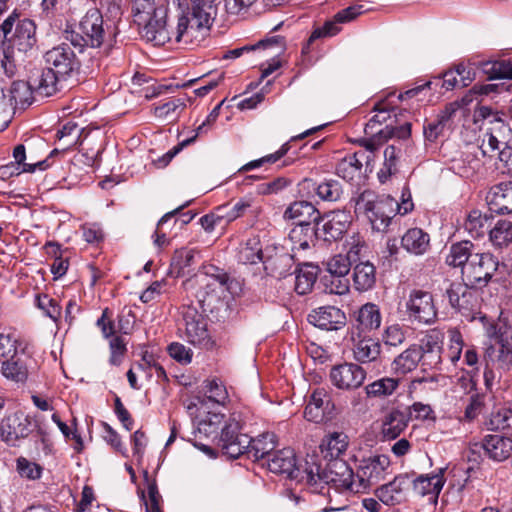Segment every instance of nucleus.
<instances>
[{
    "instance_id": "1",
    "label": "nucleus",
    "mask_w": 512,
    "mask_h": 512,
    "mask_svg": "<svg viewBox=\"0 0 512 512\" xmlns=\"http://www.w3.org/2000/svg\"><path fill=\"white\" fill-rule=\"evenodd\" d=\"M445 262L450 267L461 268L462 281L476 288L487 286L499 266L493 254L476 251V246L467 240L453 243Z\"/></svg>"
},
{
    "instance_id": "2",
    "label": "nucleus",
    "mask_w": 512,
    "mask_h": 512,
    "mask_svg": "<svg viewBox=\"0 0 512 512\" xmlns=\"http://www.w3.org/2000/svg\"><path fill=\"white\" fill-rule=\"evenodd\" d=\"M3 35L1 67L5 74L12 77L17 67L24 61L27 54L36 45V25L28 18H21L15 11L1 24Z\"/></svg>"
},
{
    "instance_id": "3",
    "label": "nucleus",
    "mask_w": 512,
    "mask_h": 512,
    "mask_svg": "<svg viewBox=\"0 0 512 512\" xmlns=\"http://www.w3.org/2000/svg\"><path fill=\"white\" fill-rule=\"evenodd\" d=\"M215 0H191L179 17L175 42L190 44L201 40L209 31L216 14Z\"/></svg>"
},
{
    "instance_id": "4",
    "label": "nucleus",
    "mask_w": 512,
    "mask_h": 512,
    "mask_svg": "<svg viewBox=\"0 0 512 512\" xmlns=\"http://www.w3.org/2000/svg\"><path fill=\"white\" fill-rule=\"evenodd\" d=\"M351 202L354 203L355 213L364 215L372 229L378 232L386 231L396 215L397 201L390 196L377 195L372 190H364L352 197Z\"/></svg>"
},
{
    "instance_id": "5",
    "label": "nucleus",
    "mask_w": 512,
    "mask_h": 512,
    "mask_svg": "<svg viewBox=\"0 0 512 512\" xmlns=\"http://www.w3.org/2000/svg\"><path fill=\"white\" fill-rule=\"evenodd\" d=\"M498 344V347H488L484 354V382L490 390L501 382L508 386V374L512 372V332L502 333Z\"/></svg>"
},
{
    "instance_id": "6",
    "label": "nucleus",
    "mask_w": 512,
    "mask_h": 512,
    "mask_svg": "<svg viewBox=\"0 0 512 512\" xmlns=\"http://www.w3.org/2000/svg\"><path fill=\"white\" fill-rule=\"evenodd\" d=\"M31 356L25 349H19L17 340L10 335L0 334V372L4 378L24 383L29 375Z\"/></svg>"
},
{
    "instance_id": "7",
    "label": "nucleus",
    "mask_w": 512,
    "mask_h": 512,
    "mask_svg": "<svg viewBox=\"0 0 512 512\" xmlns=\"http://www.w3.org/2000/svg\"><path fill=\"white\" fill-rule=\"evenodd\" d=\"M317 470L313 471V480L308 481V485L315 486L320 483L333 486L340 492L349 491L356 493L355 484L356 474L352 468L342 459H331L325 466L321 468L316 463Z\"/></svg>"
},
{
    "instance_id": "8",
    "label": "nucleus",
    "mask_w": 512,
    "mask_h": 512,
    "mask_svg": "<svg viewBox=\"0 0 512 512\" xmlns=\"http://www.w3.org/2000/svg\"><path fill=\"white\" fill-rule=\"evenodd\" d=\"M267 467L270 472L299 483L313 480V471L317 470L316 462L306 461L304 467L297 465L294 451L284 448L268 458Z\"/></svg>"
},
{
    "instance_id": "9",
    "label": "nucleus",
    "mask_w": 512,
    "mask_h": 512,
    "mask_svg": "<svg viewBox=\"0 0 512 512\" xmlns=\"http://www.w3.org/2000/svg\"><path fill=\"white\" fill-rule=\"evenodd\" d=\"M105 37L103 15L98 8L89 9L82 17L77 31L67 33L66 39L80 51L84 47L98 48Z\"/></svg>"
},
{
    "instance_id": "10",
    "label": "nucleus",
    "mask_w": 512,
    "mask_h": 512,
    "mask_svg": "<svg viewBox=\"0 0 512 512\" xmlns=\"http://www.w3.org/2000/svg\"><path fill=\"white\" fill-rule=\"evenodd\" d=\"M390 459L386 455H374L360 460L356 472V493L369 490L379 481L383 480L390 466Z\"/></svg>"
},
{
    "instance_id": "11",
    "label": "nucleus",
    "mask_w": 512,
    "mask_h": 512,
    "mask_svg": "<svg viewBox=\"0 0 512 512\" xmlns=\"http://www.w3.org/2000/svg\"><path fill=\"white\" fill-rule=\"evenodd\" d=\"M184 336L186 340L202 348L211 346L210 335L204 316L194 307H184L182 310Z\"/></svg>"
},
{
    "instance_id": "12",
    "label": "nucleus",
    "mask_w": 512,
    "mask_h": 512,
    "mask_svg": "<svg viewBox=\"0 0 512 512\" xmlns=\"http://www.w3.org/2000/svg\"><path fill=\"white\" fill-rule=\"evenodd\" d=\"M406 312L409 319L422 324L433 323L437 316L432 295L422 290L411 291L406 302Z\"/></svg>"
},
{
    "instance_id": "13",
    "label": "nucleus",
    "mask_w": 512,
    "mask_h": 512,
    "mask_svg": "<svg viewBox=\"0 0 512 512\" xmlns=\"http://www.w3.org/2000/svg\"><path fill=\"white\" fill-rule=\"evenodd\" d=\"M242 427L238 419L233 415L222 429L220 446L225 454L237 458L244 454L250 443V437L241 433Z\"/></svg>"
},
{
    "instance_id": "14",
    "label": "nucleus",
    "mask_w": 512,
    "mask_h": 512,
    "mask_svg": "<svg viewBox=\"0 0 512 512\" xmlns=\"http://www.w3.org/2000/svg\"><path fill=\"white\" fill-rule=\"evenodd\" d=\"M329 378L336 388L350 391L363 385L366 379V371L356 363L345 362L333 366Z\"/></svg>"
},
{
    "instance_id": "15",
    "label": "nucleus",
    "mask_w": 512,
    "mask_h": 512,
    "mask_svg": "<svg viewBox=\"0 0 512 512\" xmlns=\"http://www.w3.org/2000/svg\"><path fill=\"white\" fill-rule=\"evenodd\" d=\"M46 67L56 72L64 79L73 71L79 68V61L70 47L66 43H62L44 54Z\"/></svg>"
},
{
    "instance_id": "16",
    "label": "nucleus",
    "mask_w": 512,
    "mask_h": 512,
    "mask_svg": "<svg viewBox=\"0 0 512 512\" xmlns=\"http://www.w3.org/2000/svg\"><path fill=\"white\" fill-rule=\"evenodd\" d=\"M263 265L266 273L281 279L291 274L294 256L284 246H268L265 248Z\"/></svg>"
},
{
    "instance_id": "17",
    "label": "nucleus",
    "mask_w": 512,
    "mask_h": 512,
    "mask_svg": "<svg viewBox=\"0 0 512 512\" xmlns=\"http://www.w3.org/2000/svg\"><path fill=\"white\" fill-rule=\"evenodd\" d=\"M320 237L325 241H336L347 232L352 223V215L348 210H334L319 217Z\"/></svg>"
},
{
    "instance_id": "18",
    "label": "nucleus",
    "mask_w": 512,
    "mask_h": 512,
    "mask_svg": "<svg viewBox=\"0 0 512 512\" xmlns=\"http://www.w3.org/2000/svg\"><path fill=\"white\" fill-rule=\"evenodd\" d=\"M31 432V420L23 412L12 413L2 419L0 438L8 445L15 446L20 439Z\"/></svg>"
},
{
    "instance_id": "19",
    "label": "nucleus",
    "mask_w": 512,
    "mask_h": 512,
    "mask_svg": "<svg viewBox=\"0 0 512 512\" xmlns=\"http://www.w3.org/2000/svg\"><path fill=\"white\" fill-rule=\"evenodd\" d=\"M334 403L330 394L324 388L315 389L305 407L304 417L311 422L320 423L332 419Z\"/></svg>"
},
{
    "instance_id": "20",
    "label": "nucleus",
    "mask_w": 512,
    "mask_h": 512,
    "mask_svg": "<svg viewBox=\"0 0 512 512\" xmlns=\"http://www.w3.org/2000/svg\"><path fill=\"white\" fill-rule=\"evenodd\" d=\"M370 136L367 139L361 140L360 144L365 148L366 155L370 156V161L373 160L371 154L376 151L384 142L391 138L407 139L411 135V123L405 121L403 125L392 126L389 124L384 128L379 129L373 134H366Z\"/></svg>"
},
{
    "instance_id": "21",
    "label": "nucleus",
    "mask_w": 512,
    "mask_h": 512,
    "mask_svg": "<svg viewBox=\"0 0 512 512\" xmlns=\"http://www.w3.org/2000/svg\"><path fill=\"white\" fill-rule=\"evenodd\" d=\"M483 449L489 459L502 462L512 455V437L501 434L486 435L480 444L472 445V453Z\"/></svg>"
},
{
    "instance_id": "22",
    "label": "nucleus",
    "mask_w": 512,
    "mask_h": 512,
    "mask_svg": "<svg viewBox=\"0 0 512 512\" xmlns=\"http://www.w3.org/2000/svg\"><path fill=\"white\" fill-rule=\"evenodd\" d=\"M411 485L409 474L403 473L394 477L392 481L376 489V496L388 506L402 503L406 499V491Z\"/></svg>"
},
{
    "instance_id": "23",
    "label": "nucleus",
    "mask_w": 512,
    "mask_h": 512,
    "mask_svg": "<svg viewBox=\"0 0 512 512\" xmlns=\"http://www.w3.org/2000/svg\"><path fill=\"white\" fill-rule=\"evenodd\" d=\"M499 111L491 107L482 105L475 110V116L483 120H488L491 125L487 128V133L498 138L504 146L512 143V129L503 121Z\"/></svg>"
},
{
    "instance_id": "24",
    "label": "nucleus",
    "mask_w": 512,
    "mask_h": 512,
    "mask_svg": "<svg viewBox=\"0 0 512 512\" xmlns=\"http://www.w3.org/2000/svg\"><path fill=\"white\" fill-rule=\"evenodd\" d=\"M167 9L160 6L154 17L147 23L141 25L142 36L154 45L161 46L171 40L170 33L166 27Z\"/></svg>"
},
{
    "instance_id": "25",
    "label": "nucleus",
    "mask_w": 512,
    "mask_h": 512,
    "mask_svg": "<svg viewBox=\"0 0 512 512\" xmlns=\"http://www.w3.org/2000/svg\"><path fill=\"white\" fill-rule=\"evenodd\" d=\"M299 191L302 195H308L314 191L321 200L328 202L338 201L343 194L342 185L335 179H325L321 183H316L312 179L305 178L299 183Z\"/></svg>"
},
{
    "instance_id": "26",
    "label": "nucleus",
    "mask_w": 512,
    "mask_h": 512,
    "mask_svg": "<svg viewBox=\"0 0 512 512\" xmlns=\"http://www.w3.org/2000/svg\"><path fill=\"white\" fill-rule=\"evenodd\" d=\"M444 469L440 468L434 474H422L411 479L413 491L419 496H428L429 500L436 502L444 486Z\"/></svg>"
},
{
    "instance_id": "27",
    "label": "nucleus",
    "mask_w": 512,
    "mask_h": 512,
    "mask_svg": "<svg viewBox=\"0 0 512 512\" xmlns=\"http://www.w3.org/2000/svg\"><path fill=\"white\" fill-rule=\"evenodd\" d=\"M471 289L477 288L470 287L462 281V283H452L447 290L450 305L464 315L472 312L477 304V297Z\"/></svg>"
},
{
    "instance_id": "28",
    "label": "nucleus",
    "mask_w": 512,
    "mask_h": 512,
    "mask_svg": "<svg viewBox=\"0 0 512 512\" xmlns=\"http://www.w3.org/2000/svg\"><path fill=\"white\" fill-rule=\"evenodd\" d=\"M345 314L334 306H324L313 310L308 321L322 330H337L345 324Z\"/></svg>"
},
{
    "instance_id": "29",
    "label": "nucleus",
    "mask_w": 512,
    "mask_h": 512,
    "mask_svg": "<svg viewBox=\"0 0 512 512\" xmlns=\"http://www.w3.org/2000/svg\"><path fill=\"white\" fill-rule=\"evenodd\" d=\"M489 210L498 214L512 213V181L494 185L486 197Z\"/></svg>"
},
{
    "instance_id": "30",
    "label": "nucleus",
    "mask_w": 512,
    "mask_h": 512,
    "mask_svg": "<svg viewBox=\"0 0 512 512\" xmlns=\"http://www.w3.org/2000/svg\"><path fill=\"white\" fill-rule=\"evenodd\" d=\"M320 223H298L289 233L292 250H306L315 246L320 237Z\"/></svg>"
},
{
    "instance_id": "31",
    "label": "nucleus",
    "mask_w": 512,
    "mask_h": 512,
    "mask_svg": "<svg viewBox=\"0 0 512 512\" xmlns=\"http://www.w3.org/2000/svg\"><path fill=\"white\" fill-rule=\"evenodd\" d=\"M409 413L405 410L391 409L381 420V434L384 439L394 440L401 435L409 423Z\"/></svg>"
},
{
    "instance_id": "32",
    "label": "nucleus",
    "mask_w": 512,
    "mask_h": 512,
    "mask_svg": "<svg viewBox=\"0 0 512 512\" xmlns=\"http://www.w3.org/2000/svg\"><path fill=\"white\" fill-rule=\"evenodd\" d=\"M370 163V156L365 151H357L345 156L336 166V174L346 181H353L361 175L362 162Z\"/></svg>"
},
{
    "instance_id": "33",
    "label": "nucleus",
    "mask_w": 512,
    "mask_h": 512,
    "mask_svg": "<svg viewBox=\"0 0 512 512\" xmlns=\"http://www.w3.org/2000/svg\"><path fill=\"white\" fill-rule=\"evenodd\" d=\"M275 447V434L266 432L257 436L256 438L250 437V443L245 449L244 454H247L248 458L257 461L267 456L270 458V453L275 449Z\"/></svg>"
},
{
    "instance_id": "34",
    "label": "nucleus",
    "mask_w": 512,
    "mask_h": 512,
    "mask_svg": "<svg viewBox=\"0 0 512 512\" xmlns=\"http://www.w3.org/2000/svg\"><path fill=\"white\" fill-rule=\"evenodd\" d=\"M380 354L381 345L373 338L364 337L354 343L353 356L359 363H376L380 359Z\"/></svg>"
},
{
    "instance_id": "35",
    "label": "nucleus",
    "mask_w": 512,
    "mask_h": 512,
    "mask_svg": "<svg viewBox=\"0 0 512 512\" xmlns=\"http://www.w3.org/2000/svg\"><path fill=\"white\" fill-rule=\"evenodd\" d=\"M401 245L408 253L423 255L430 247V237L420 228H411L402 236Z\"/></svg>"
},
{
    "instance_id": "36",
    "label": "nucleus",
    "mask_w": 512,
    "mask_h": 512,
    "mask_svg": "<svg viewBox=\"0 0 512 512\" xmlns=\"http://www.w3.org/2000/svg\"><path fill=\"white\" fill-rule=\"evenodd\" d=\"M62 79H64L62 76L46 67L37 77L32 79V85L36 93L49 97L61 89Z\"/></svg>"
},
{
    "instance_id": "37",
    "label": "nucleus",
    "mask_w": 512,
    "mask_h": 512,
    "mask_svg": "<svg viewBox=\"0 0 512 512\" xmlns=\"http://www.w3.org/2000/svg\"><path fill=\"white\" fill-rule=\"evenodd\" d=\"M265 257V250H262L261 242L258 236H251L240 243L237 250V259L244 265L256 264L262 262Z\"/></svg>"
},
{
    "instance_id": "38",
    "label": "nucleus",
    "mask_w": 512,
    "mask_h": 512,
    "mask_svg": "<svg viewBox=\"0 0 512 512\" xmlns=\"http://www.w3.org/2000/svg\"><path fill=\"white\" fill-rule=\"evenodd\" d=\"M375 110L377 113L368 121L365 126V134H373L377 132V126L392 124V126H400L405 122L400 123L399 116H404L405 112L395 113L394 109H389L383 103L376 105Z\"/></svg>"
},
{
    "instance_id": "39",
    "label": "nucleus",
    "mask_w": 512,
    "mask_h": 512,
    "mask_svg": "<svg viewBox=\"0 0 512 512\" xmlns=\"http://www.w3.org/2000/svg\"><path fill=\"white\" fill-rule=\"evenodd\" d=\"M422 357L423 353L418 345H411L394 359L392 368L395 373L405 375L416 369Z\"/></svg>"
},
{
    "instance_id": "40",
    "label": "nucleus",
    "mask_w": 512,
    "mask_h": 512,
    "mask_svg": "<svg viewBox=\"0 0 512 512\" xmlns=\"http://www.w3.org/2000/svg\"><path fill=\"white\" fill-rule=\"evenodd\" d=\"M210 270H213V273L207 271L204 275L200 277V283L204 285L206 289V293L216 292L217 289H221L222 291L233 292L232 285L234 283L233 280L230 279L227 273L220 271L216 267H211Z\"/></svg>"
},
{
    "instance_id": "41",
    "label": "nucleus",
    "mask_w": 512,
    "mask_h": 512,
    "mask_svg": "<svg viewBox=\"0 0 512 512\" xmlns=\"http://www.w3.org/2000/svg\"><path fill=\"white\" fill-rule=\"evenodd\" d=\"M353 285L358 291H367L371 289L376 282L375 267L369 261L360 262L353 268Z\"/></svg>"
},
{
    "instance_id": "42",
    "label": "nucleus",
    "mask_w": 512,
    "mask_h": 512,
    "mask_svg": "<svg viewBox=\"0 0 512 512\" xmlns=\"http://www.w3.org/2000/svg\"><path fill=\"white\" fill-rule=\"evenodd\" d=\"M186 103L183 98L171 97L166 99L164 102H159L154 105L153 113L155 117L166 120L175 121L185 110Z\"/></svg>"
},
{
    "instance_id": "43",
    "label": "nucleus",
    "mask_w": 512,
    "mask_h": 512,
    "mask_svg": "<svg viewBox=\"0 0 512 512\" xmlns=\"http://www.w3.org/2000/svg\"><path fill=\"white\" fill-rule=\"evenodd\" d=\"M401 155V144H391L385 148L383 167L378 172V179L381 183H385L392 175L398 172V161Z\"/></svg>"
},
{
    "instance_id": "44",
    "label": "nucleus",
    "mask_w": 512,
    "mask_h": 512,
    "mask_svg": "<svg viewBox=\"0 0 512 512\" xmlns=\"http://www.w3.org/2000/svg\"><path fill=\"white\" fill-rule=\"evenodd\" d=\"M381 321L380 309L374 303H366L358 311L357 328L361 331L378 329L381 325Z\"/></svg>"
},
{
    "instance_id": "45",
    "label": "nucleus",
    "mask_w": 512,
    "mask_h": 512,
    "mask_svg": "<svg viewBox=\"0 0 512 512\" xmlns=\"http://www.w3.org/2000/svg\"><path fill=\"white\" fill-rule=\"evenodd\" d=\"M319 212L315 206L308 201H295L290 204L284 212V218L297 220L298 223H309L307 219L314 217L315 223L318 220Z\"/></svg>"
},
{
    "instance_id": "46",
    "label": "nucleus",
    "mask_w": 512,
    "mask_h": 512,
    "mask_svg": "<svg viewBox=\"0 0 512 512\" xmlns=\"http://www.w3.org/2000/svg\"><path fill=\"white\" fill-rule=\"evenodd\" d=\"M33 90V85L30 82L22 80L14 81L8 90L7 97L11 99L14 109L17 106L24 107L32 103Z\"/></svg>"
},
{
    "instance_id": "47",
    "label": "nucleus",
    "mask_w": 512,
    "mask_h": 512,
    "mask_svg": "<svg viewBox=\"0 0 512 512\" xmlns=\"http://www.w3.org/2000/svg\"><path fill=\"white\" fill-rule=\"evenodd\" d=\"M348 447V437L343 432H333L327 435L320 445L321 451L326 452V457L339 459V456Z\"/></svg>"
},
{
    "instance_id": "48",
    "label": "nucleus",
    "mask_w": 512,
    "mask_h": 512,
    "mask_svg": "<svg viewBox=\"0 0 512 512\" xmlns=\"http://www.w3.org/2000/svg\"><path fill=\"white\" fill-rule=\"evenodd\" d=\"M195 262V250L188 248H181L174 252L170 264V274L174 277L185 275L186 270L189 269Z\"/></svg>"
},
{
    "instance_id": "49",
    "label": "nucleus",
    "mask_w": 512,
    "mask_h": 512,
    "mask_svg": "<svg viewBox=\"0 0 512 512\" xmlns=\"http://www.w3.org/2000/svg\"><path fill=\"white\" fill-rule=\"evenodd\" d=\"M218 110H219V106H217L216 108H214L212 110V112L207 116L206 120L197 128L196 135H194L191 138L183 140L178 145L174 146L170 151H168L161 159H159L160 166L164 167V166L168 165V163L172 160V158L175 155H177L184 147L193 143L198 134L204 132V128L207 125H210L213 122H215L216 118L218 117Z\"/></svg>"
},
{
    "instance_id": "50",
    "label": "nucleus",
    "mask_w": 512,
    "mask_h": 512,
    "mask_svg": "<svg viewBox=\"0 0 512 512\" xmlns=\"http://www.w3.org/2000/svg\"><path fill=\"white\" fill-rule=\"evenodd\" d=\"M490 226L489 218L478 210L471 211L464 223L465 230L473 238L484 236Z\"/></svg>"
},
{
    "instance_id": "51",
    "label": "nucleus",
    "mask_w": 512,
    "mask_h": 512,
    "mask_svg": "<svg viewBox=\"0 0 512 512\" xmlns=\"http://www.w3.org/2000/svg\"><path fill=\"white\" fill-rule=\"evenodd\" d=\"M317 279V267L311 264H304L295 277V291L299 295H305L311 291Z\"/></svg>"
},
{
    "instance_id": "52",
    "label": "nucleus",
    "mask_w": 512,
    "mask_h": 512,
    "mask_svg": "<svg viewBox=\"0 0 512 512\" xmlns=\"http://www.w3.org/2000/svg\"><path fill=\"white\" fill-rule=\"evenodd\" d=\"M398 386L399 381L397 379L384 377L368 384L365 391L369 397H387L392 395Z\"/></svg>"
},
{
    "instance_id": "53",
    "label": "nucleus",
    "mask_w": 512,
    "mask_h": 512,
    "mask_svg": "<svg viewBox=\"0 0 512 512\" xmlns=\"http://www.w3.org/2000/svg\"><path fill=\"white\" fill-rule=\"evenodd\" d=\"M481 70L488 79H512V62L510 61H485L481 64Z\"/></svg>"
},
{
    "instance_id": "54",
    "label": "nucleus",
    "mask_w": 512,
    "mask_h": 512,
    "mask_svg": "<svg viewBox=\"0 0 512 512\" xmlns=\"http://www.w3.org/2000/svg\"><path fill=\"white\" fill-rule=\"evenodd\" d=\"M489 238L495 247L507 246L512 241V222L499 220L489 231Z\"/></svg>"
},
{
    "instance_id": "55",
    "label": "nucleus",
    "mask_w": 512,
    "mask_h": 512,
    "mask_svg": "<svg viewBox=\"0 0 512 512\" xmlns=\"http://www.w3.org/2000/svg\"><path fill=\"white\" fill-rule=\"evenodd\" d=\"M160 6H156L154 0H134L133 16L134 21L141 26L147 23L158 12Z\"/></svg>"
},
{
    "instance_id": "56",
    "label": "nucleus",
    "mask_w": 512,
    "mask_h": 512,
    "mask_svg": "<svg viewBox=\"0 0 512 512\" xmlns=\"http://www.w3.org/2000/svg\"><path fill=\"white\" fill-rule=\"evenodd\" d=\"M144 477L147 484V495L142 493V498L144 500L147 512H161L160 510V501L161 495L159 494L157 484L155 480H150L148 476V472H144Z\"/></svg>"
},
{
    "instance_id": "57",
    "label": "nucleus",
    "mask_w": 512,
    "mask_h": 512,
    "mask_svg": "<svg viewBox=\"0 0 512 512\" xmlns=\"http://www.w3.org/2000/svg\"><path fill=\"white\" fill-rule=\"evenodd\" d=\"M188 203L181 205L174 209L173 211L167 212L164 214L160 220L157 223L156 230L153 234V243L154 245L161 249L163 247H166L170 244L169 238L166 236V234L162 231V226L168 222L171 218H173L176 214H178Z\"/></svg>"
},
{
    "instance_id": "58",
    "label": "nucleus",
    "mask_w": 512,
    "mask_h": 512,
    "mask_svg": "<svg viewBox=\"0 0 512 512\" xmlns=\"http://www.w3.org/2000/svg\"><path fill=\"white\" fill-rule=\"evenodd\" d=\"M251 207V201L248 199H240L233 206L229 204H224L218 206V209H224L220 214L222 215V219L226 222H232L237 218L243 216L248 208Z\"/></svg>"
},
{
    "instance_id": "59",
    "label": "nucleus",
    "mask_w": 512,
    "mask_h": 512,
    "mask_svg": "<svg viewBox=\"0 0 512 512\" xmlns=\"http://www.w3.org/2000/svg\"><path fill=\"white\" fill-rule=\"evenodd\" d=\"M444 334L437 329H433L427 332V334L421 340V345L418 348L421 349L422 353L427 352H439L442 351Z\"/></svg>"
},
{
    "instance_id": "60",
    "label": "nucleus",
    "mask_w": 512,
    "mask_h": 512,
    "mask_svg": "<svg viewBox=\"0 0 512 512\" xmlns=\"http://www.w3.org/2000/svg\"><path fill=\"white\" fill-rule=\"evenodd\" d=\"M323 282L325 290L330 294L344 295L349 291V281L346 276H325Z\"/></svg>"
},
{
    "instance_id": "61",
    "label": "nucleus",
    "mask_w": 512,
    "mask_h": 512,
    "mask_svg": "<svg viewBox=\"0 0 512 512\" xmlns=\"http://www.w3.org/2000/svg\"><path fill=\"white\" fill-rule=\"evenodd\" d=\"M447 121V115L443 114L424 125L425 139L430 142L436 141L443 134Z\"/></svg>"
},
{
    "instance_id": "62",
    "label": "nucleus",
    "mask_w": 512,
    "mask_h": 512,
    "mask_svg": "<svg viewBox=\"0 0 512 512\" xmlns=\"http://www.w3.org/2000/svg\"><path fill=\"white\" fill-rule=\"evenodd\" d=\"M352 265L349 258L342 254L333 256L326 263L329 274L336 276H346Z\"/></svg>"
},
{
    "instance_id": "63",
    "label": "nucleus",
    "mask_w": 512,
    "mask_h": 512,
    "mask_svg": "<svg viewBox=\"0 0 512 512\" xmlns=\"http://www.w3.org/2000/svg\"><path fill=\"white\" fill-rule=\"evenodd\" d=\"M449 337V348H448V357L450 361L455 364L459 361L463 349V339L461 333L455 329L448 330Z\"/></svg>"
},
{
    "instance_id": "64",
    "label": "nucleus",
    "mask_w": 512,
    "mask_h": 512,
    "mask_svg": "<svg viewBox=\"0 0 512 512\" xmlns=\"http://www.w3.org/2000/svg\"><path fill=\"white\" fill-rule=\"evenodd\" d=\"M512 411L507 408H500L492 412L489 425L491 430L506 429L511 426Z\"/></svg>"
}]
</instances>
